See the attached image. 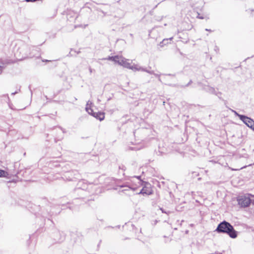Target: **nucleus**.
Segmentation results:
<instances>
[{"label": "nucleus", "instance_id": "8", "mask_svg": "<svg viewBox=\"0 0 254 254\" xmlns=\"http://www.w3.org/2000/svg\"><path fill=\"white\" fill-rule=\"evenodd\" d=\"M8 175V174L7 172L3 170H0V177H6Z\"/></svg>", "mask_w": 254, "mask_h": 254}, {"label": "nucleus", "instance_id": "9", "mask_svg": "<svg viewBox=\"0 0 254 254\" xmlns=\"http://www.w3.org/2000/svg\"><path fill=\"white\" fill-rule=\"evenodd\" d=\"M130 190V188H127V189H125L124 190H123L122 191H124V190L129 191V190Z\"/></svg>", "mask_w": 254, "mask_h": 254}, {"label": "nucleus", "instance_id": "3", "mask_svg": "<svg viewBox=\"0 0 254 254\" xmlns=\"http://www.w3.org/2000/svg\"><path fill=\"white\" fill-rule=\"evenodd\" d=\"M86 110L88 114L92 115L97 119L99 120L100 121L104 120L105 119V113L103 112H94L93 109H92L90 104H87Z\"/></svg>", "mask_w": 254, "mask_h": 254}, {"label": "nucleus", "instance_id": "1", "mask_svg": "<svg viewBox=\"0 0 254 254\" xmlns=\"http://www.w3.org/2000/svg\"><path fill=\"white\" fill-rule=\"evenodd\" d=\"M216 231L219 233H226L232 238H235L237 236V233L233 226L225 221L218 225Z\"/></svg>", "mask_w": 254, "mask_h": 254}, {"label": "nucleus", "instance_id": "2", "mask_svg": "<svg viewBox=\"0 0 254 254\" xmlns=\"http://www.w3.org/2000/svg\"><path fill=\"white\" fill-rule=\"evenodd\" d=\"M237 200L241 207H248L252 203H254V195L247 193L238 196Z\"/></svg>", "mask_w": 254, "mask_h": 254}, {"label": "nucleus", "instance_id": "5", "mask_svg": "<svg viewBox=\"0 0 254 254\" xmlns=\"http://www.w3.org/2000/svg\"><path fill=\"white\" fill-rule=\"evenodd\" d=\"M139 193L148 195L152 193V190L150 186L144 187Z\"/></svg>", "mask_w": 254, "mask_h": 254}, {"label": "nucleus", "instance_id": "6", "mask_svg": "<svg viewBox=\"0 0 254 254\" xmlns=\"http://www.w3.org/2000/svg\"><path fill=\"white\" fill-rule=\"evenodd\" d=\"M123 57L120 56H112V57H109L108 58V60L114 61L115 63H118V64H121V63L123 59Z\"/></svg>", "mask_w": 254, "mask_h": 254}, {"label": "nucleus", "instance_id": "10", "mask_svg": "<svg viewBox=\"0 0 254 254\" xmlns=\"http://www.w3.org/2000/svg\"><path fill=\"white\" fill-rule=\"evenodd\" d=\"M2 70V66H0V72H1Z\"/></svg>", "mask_w": 254, "mask_h": 254}, {"label": "nucleus", "instance_id": "7", "mask_svg": "<svg viewBox=\"0 0 254 254\" xmlns=\"http://www.w3.org/2000/svg\"><path fill=\"white\" fill-rule=\"evenodd\" d=\"M121 65L124 66V67L129 68V69H132L133 66L131 65L130 63H129V60H127L124 58H123L122 61H121Z\"/></svg>", "mask_w": 254, "mask_h": 254}, {"label": "nucleus", "instance_id": "4", "mask_svg": "<svg viewBox=\"0 0 254 254\" xmlns=\"http://www.w3.org/2000/svg\"><path fill=\"white\" fill-rule=\"evenodd\" d=\"M240 119L248 127L254 131V121L245 116H241Z\"/></svg>", "mask_w": 254, "mask_h": 254}]
</instances>
